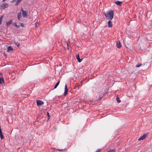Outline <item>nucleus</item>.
Listing matches in <instances>:
<instances>
[{
  "instance_id": "obj_18",
  "label": "nucleus",
  "mask_w": 152,
  "mask_h": 152,
  "mask_svg": "<svg viewBox=\"0 0 152 152\" xmlns=\"http://www.w3.org/2000/svg\"><path fill=\"white\" fill-rule=\"evenodd\" d=\"M13 25L17 28H19L20 27V26L17 25L15 23H13Z\"/></svg>"
},
{
  "instance_id": "obj_20",
  "label": "nucleus",
  "mask_w": 152,
  "mask_h": 152,
  "mask_svg": "<svg viewBox=\"0 0 152 152\" xmlns=\"http://www.w3.org/2000/svg\"><path fill=\"white\" fill-rule=\"evenodd\" d=\"M35 26L36 27H37L39 26V23L38 22H37L35 23Z\"/></svg>"
},
{
  "instance_id": "obj_23",
  "label": "nucleus",
  "mask_w": 152,
  "mask_h": 152,
  "mask_svg": "<svg viewBox=\"0 0 152 152\" xmlns=\"http://www.w3.org/2000/svg\"><path fill=\"white\" fill-rule=\"evenodd\" d=\"M141 65V64L139 63V64H137L136 65V67H139Z\"/></svg>"
},
{
  "instance_id": "obj_29",
  "label": "nucleus",
  "mask_w": 152,
  "mask_h": 152,
  "mask_svg": "<svg viewBox=\"0 0 152 152\" xmlns=\"http://www.w3.org/2000/svg\"><path fill=\"white\" fill-rule=\"evenodd\" d=\"M58 151H62L63 150V149H58Z\"/></svg>"
},
{
  "instance_id": "obj_30",
  "label": "nucleus",
  "mask_w": 152,
  "mask_h": 152,
  "mask_svg": "<svg viewBox=\"0 0 152 152\" xmlns=\"http://www.w3.org/2000/svg\"><path fill=\"white\" fill-rule=\"evenodd\" d=\"M69 43H68V42L67 43V46H68V44H69Z\"/></svg>"
},
{
  "instance_id": "obj_6",
  "label": "nucleus",
  "mask_w": 152,
  "mask_h": 152,
  "mask_svg": "<svg viewBox=\"0 0 152 152\" xmlns=\"http://www.w3.org/2000/svg\"><path fill=\"white\" fill-rule=\"evenodd\" d=\"M68 90L67 86V85L66 84L65 86V91L64 94V96H65L67 94L68 92Z\"/></svg>"
},
{
  "instance_id": "obj_14",
  "label": "nucleus",
  "mask_w": 152,
  "mask_h": 152,
  "mask_svg": "<svg viewBox=\"0 0 152 152\" xmlns=\"http://www.w3.org/2000/svg\"><path fill=\"white\" fill-rule=\"evenodd\" d=\"M0 137L1 140L4 139V136L2 133L1 131V129H0Z\"/></svg>"
},
{
  "instance_id": "obj_9",
  "label": "nucleus",
  "mask_w": 152,
  "mask_h": 152,
  "mask_svg": "<svg viewBox=\"0 0 152 152\" xmlns=\"http://www.w3.org/2000/svg\"><path fill=\"white\" fill-rule=\"evenodd\" d=\"M76 58L79 62H80L81 61L82 59H80L79 58V56L78 54L76 55Z\"/></svg>"
},
{
  "instance_id": "obj_2",
  "label": "nucleus",
  "mask_w": 152,
  "mask_h": 152,
  "mask_svg": "<svg viewBox=\"0 0 152 152\" xmlns=\"http://www.w3.org/2000/svg\"><path fill=\"white\" fill-rule=\"evenodd\" d=\"M9 4L7 3H2L0 5V9L1 10H4L6 8L8 7Z\"/></svg>"
},
{
  "instance_id": "obj_21",
  "label": "nucleus",
  "mask_w": 152,
  "mask_h": 152,
  "mask_svg": "<svg viewBox=\"0 0 152 152\" xmlns=\"http://www.w3.org/2000/svg\"><path fill=\"white\" fill-rule=\"evenodd\" d=\"M15 45H17V46L19 47L20 46V44L18 42H15Z\"/></svg>"
},
{
  "instance_id": "obj_3",
  "label": "nucleus",
  "mask_w": 152,
  "mask_h": 152,
  "mask_svg": "<svg viewBox=\"0 0 152 152\" xmlns=\"http://www.w3.org/2000/svg\"><path fill=\"white\" fill-rule=\"evenodd\" d=\"M148 134V133H146L144 134L143 135L140 136L138 139V140L140 141L141 140H142L145 139V138L147 137Z\"/></svg>"
},
{
  "instance_id": "obj_8",
  "label": "nucleus",
  "mask_w": 152,
  "mask_h": 152,
  "mask_svg": "<svg viewBox=\"0 0 152 152\" xmlns=\"http://www.w3.org/2000/svg\"><path fill=\"white\" fill-rule=\"evenodd\" d=\"M12 20H11L10 21L7 22L6 23V26H9L12 23Z\"/></svg>"
},
{
  "instance_id": "obj_15",
  "label": "nucleus",
  "mask_w": 152,
  "mask_h": 152,
  "mask_svg": "<svg viewBox=\"0 0 152 152\" xmlns=\"http://www.w3.org/2000/svg\"><path fill=\"white\" fill-rule=\"evenodd\" d=\"M22 1V0H16V3L15 5L17 6L19 3Z\"/></svg>"
},
{
  "instance_id": "obj_19",
  "label": "nucleus",
  "mask_w": 152,
  "mask_h": 152,
  "mask_svg": "<svg viewBox=\"0 0 152 152\" xmlns=\"http://www.w3.org/2000/svg\"><path fill=\"white\" fill-rule=\"evenodd\" d=\"M3 18V16H2L0 17V25L1 24Z\"/></svg>"
},
{
  "instance_id": "obj_22",
  "label": "nucleus",
  "mask_w": 152,
  "mask_h": 152,
  "mask_svg": "<svg viewBox=\"0 0 152 152\" xmlns=\"http://www.w3.org/2000/svg\"><path fill=\"white\" fill-rule=\"evenodd\" d=\"M47 116H48V120H49L50 118V116L49 115V113L47 112Z\"/></svg>"
},
{
  "instance_id": "obj_26",
  "label": "nucleus",
  "mask_w": 152,
  "mask_h": 152,
  "mask_svg": "<svg viewBox=\"0 0 152 152\" xmlns=\"http://www.w3.org/2000/svg\"><path fill=\"white\" fill-rule=\"evenodd\" d=\"M20 25L21 26L23 27L24 26V24L22 23H20Z\"/></svg>"
},
{
  "instance_id": "obj_12",
  "label": "nucleus",
  "mask_w": 152,
  "mask_h": 152,
  "mask_svg": "<svg viewBox=\"0 0 152 152\" xmlns=\"http://www.w3.org/2000/svg\"><path fill=\"white\" fill-rule=\"evenodd\" d=\"M21 17V13L20 12L18 13V19L19 20H20V18Z\"/></svg>"
},
{
  "instance_id": "obj_1",
  "label": "nucleus",
  "mask_w": 152,
  "mask_h": 152,
  "mask_svg": "<svg viewBox=\"0 0 152 152\" xmlns=\"http://www.w3.org/2000/svg\"><path fill=\"white\" fill-rule=\"evenodd\" d=\"M113 12L112 10L107 12L104 14L106 18L109 20H111L113 18Z\"/></svg>"
},
{
  "instance_id": "obj_24",
  "label": "nucleus",
  "mask_w": 152,
  "mask_h": 152,
  "mask_svg": "<svg viewBox=\"0 0 152 152\" xmlns=\"http://www.w3.org/2000/svg\"><path fill=\"white\" fill-rule=\"evenodd\" d=\"M115 151V150L114 149H112L110 150L108 152H114Z\"/></svg>"
},
{
  "instance_id": "obj_10",
  "label": "nucleus",
  "mask_w": 152,
  "mask_h": 152,
  "mask_svg": "<svg viewBox=\"0 0 152 152\" xmlns=\"http://www.w3.org/2000/svg\"><path fill=\"white\" fill-rule=\"evenodd\" d=\"M4 83V80L3 77H0V84Z\"/></svg>"
},
{
  "instance_id": "obj_27",
  "label": "nucleus",
  "mask_w": 152,
  "mask_h": 152,
  "mask_svg": "<svg viewBox=\"0 0 152 152\" xmlns=\"http://www.w3.org/2000/svg\"><path fill=\"white\" fill-rule=\"evenodd\" d=\"M100 149H98L95 152H100Z\"/></svg>"
},
{
  "instance_id": "obj_13",
  "label": "nucleus",
  "mask_w": 152,
  "mask_h": 152,
  "mask_svg": "<svg viewBox=\"0 0 152 152\" xmlns=\"http://www.w3.org/2000/svg\"><path fill=\"white\" fill-rule=\"evenodd\" d=\"M108 26L109 27H111L112 26V23L110 20L108 21Z\"/></svg>"
},
{
  "instance_id": "obj_4",
  "label": "nucleus",
  "mask_w": 152,
  "mask_h": 152,
  "mask_svg": "<svg viewBox=\"0 0 152 152\" xmlns=\"http://www.w3.org/2000/svg\"><path fill=\"white\" fill-rule=\"evenodd\" d=\"M21 11H22V15L23 17L26 18L27 15V12L26 11H25L22 9Z\"/></svg>"
},
{
  "instance_id": "obj_16",
  "label": "nucleus",
  "mask_w": 152,
  "mask_h": 152,
  "mask_svg": "<svg viewBox=\"0 0 152 152\" xmlns=\"http://www.w3.org/2000/svg\"><path fill=\"white\" fill-rule=\"evenodd\" d=\"M13 50V49L11 46H9L7 48V51H9Z\"/></svg>"
},
{
  "instance_id": "obj_25",
  "label": "nucleus",
  "mask_w": 152,
  "mask_h": 152,
  "mask_svg": "<svg viewBox=\"0 0 152 152\" xmlns=\"http://www.w3.org/2000/svg\"><path fill=\"white\" fill-rule=\"evenodd\" d=\"M116 99H117V102H118V103H119L121 102V100H119L118 99V97H117L116 98Z\"/></svg>"
},
{
  "instance_id": "obj_28",
  "label": "nucleus",
  "mask_w": 152,
  "mask_h": 152,
  "mask_svg": "<svg viewBox=\"0 0 152 152\" xmlns=\"http://www.w3.org/2000/svg\"><path fill=\"white\" fill-rule=\"evenodd\" d=\"M16 1V0H13L11 1V3H12L14 2H15Z\"/></svg>"
},
{
  "instance_id": "obj_31",
  "label": "nucleus",
  "mask_w": 152,
  "mask_h": 152,
  "mask_svg": "<svg viewBox=\"0 0 152 152\" xmlns=\"http://www.w3.org/2000/svg\"><path fill=\"white\" fill-rule=\"evenodd\" d=\"M6 1V0H2V1L3 2H5Z\"/></svg>"
},
{
  "instance_id": "obj_7",
  "label": "nucleus",
  "mask_w": 152,
  "mask_h": 152,
  "mask_svg": "<svg viewBox=\"0 0 152 152\" xmlns=\"http://www.w3.org/2000/svg\"><path fill=\"white\" fill-rule=\"evenodd\" d=\"M116 45L117 47L118 48H119L121 47V43L119 41H118L116 42Z\"/></svg>"
},
{
  "instance_id": "obj_11",
  "label": "nucleus",
  "mask_w": 152,
  "mask_h": 152,
  "mask_svg": "<svg viewBox=\"0 0 152 152\" xmlns=\"http://www.w3.org/2000/svg\"><path fill=\"white\" fill-rule=\"evenodd\" d=\"M122 3L121 1H116L115 2V4L118 6H121Z\"/></svg>"
},
{
  "instance_id": "obj_5",
  "label": "nucleus",
  "mask_w": 152,
  "mask_h": 152,
  "mask_svg": "<svg viewBox=\"0 0 152 152\" xmlns=\"http://www.w3.org/2000/svg\"><path fill=\"white\" fill-rule=\"evenodd\" d=\"M37 105L38 106L42 105L44 104L43 102L40 100H37Z\"/></svg>"
},
{
  "instance_id": "obj_17",
  "label": "nucleus",
  "mask_w": 152,
  "mask_h": 152,
  "mask_svg": "<svg viewBox=\"0 0 152 152\" xmlns=\"http://www.w3.org/2000/svg\"><path fill=\"white\" fill-rule=\"evenodd\" d=\"M59 83H60V81H58V82H57L56 83V84L54 86V88H57V86L58 85H59Z\"/></svg>"
}]
</instances>
